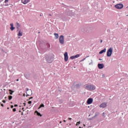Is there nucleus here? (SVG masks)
Wrapping results in <instances>:
<instances>
[{
    "mask_svg": "<svg viewBox=\"0 0 128 128\" xmlns=\"http://www.w3.org/2000/svg\"><path fill=\"white\" fill-rule=\"evenodd\" d=\"M7 110H10V108H7Z\"/></svg>",
    "mask_w": 128,
    "mask_h": 128,
    "instance_id": "48",
    "label": "nucleus"
},
{
    "mask_svg": "<svg viewBox=\"0 0 128 128\" xmlns=\"http://www.w3.org/2000/svg\"><path fill=\"white\" fill-rule=\"evenodd\" d=\"M24 108H22V110H24Z\"/></svg>",
    "mask_w": 128,
    "mask_h": 128,
    "instance_id": "53",
    "label": "nucleus"
},
{
    "mask_svg": "<svg viewBox=\"0 0 128 128\" xmlns=\"http://www.w3.org/2000/svg\"><path fill=\"white\" fill-rule=\"evenodd\" d=\"M106 52V48H104V50L99 52V54H104V52Z\"/></svg>",
    "mask_w": 128,
    "mask_h": 128,
    "instance_id": "14",
    "label": "nucleus"
},
{
    "mask_svg": "<svg viewBox=\"0 0 128 128\" xmlns=\"http://www.w3.org/2000/svg\"><path fill=\"white\" fill-rule=\"evenodd\" d=\"M32 98H34L33 97H30V98H29V100H32Z\"/></svg>",
    "mask_w": 128,
    "mask_h": 128,
    "instance_id": "36",
    "label": "nucleus"
},
{
    "mask_svg": "<svg viewBox=\"0 0 128 128\" xmlns=\"http://www.w3.org/2000/svg\"><path fill=\"white\" fill-rule=\"evenodd\" d=\"M32 94V90H28V88L26 89V96H30Z\"/></svg>",
    "mask_w": 128,
    "mask_h": 128,
    "instance_id": "5",
    "label": "nucleus"
},
{
    "mask_svg": "<svg viewBox=\"0 0 128 128\" xmlns=\"http://www.w3.org/2000/svg\"><path fill=\"white\" fill-rule=\"evenodd\" d=\"M14 106H15V107L18 106V104H15V105H14Z\"/></svg>",
    "mask_w": 128,
    "mask_h": 128,
    "instance_id": "40",
    "label": "nucleus"
},
{
    "mask_svg": "<svg viewBox=\"0 0 128 128\" xmlns=\"http://www.w3.org/2000/svg\"><path fill=\"white\" fill-rule=\"evenodd\" d=\"M2 96H0V100H2Z\"/></svg>",
    "mask_w": 128,
    "mask_h": 128,
    "instance_id": "45",
    "label": "nucleus"
},
{
    "mask_svg": "<svg viewBox=\"0 0 128 128\" xmlns=\"http://www.w3.org/2000/svg\"><path fill=\"white\" fill-rule=\"evenodd\" d=\"M23 96H26V94H24Z\"/></svg>",
    "mask_w": 128,
    "mask_h": 128,
    "instance_id": "41",
    "label": "nucleus"
},
{
    "mask_svg": "<svg viewBox=\"0 0 128 128\" xmlns=\"http://www.w3.org/2000/svg\"><path fill=\"white\" fill-rule=\"evenodd\" d=\"M2 102H3L4 104H6V100H4L2 101Z\"/></svg>",
    "mask_w": 128,
    "mask_h": 128,
    "instance_id": "37",
    "label": "nucleus"
},
{
    "mask_svg": "<svg viewBox=\"0 0 128 128\" xmlns=\"http://www.w3.org/2000/svg\"><path fill=\"white\" fill-rule=\"evenodd\" d=\"M30 2V0H24V2H22L24 4H26L28 2Z\"/></svg>",
    "mask_w": 128,
    "mask_h": 128,
    "instance_id": "18",
    "label": "nucleus"
},
{
    "mask_svg": "<svg viewBox=\"0 0 128 128\" xmlns=\"http://www.w3.org/2000/svg\"><path fill=\"white\" fill-rule=\"evenodd\" d=\"M64 122H66V120H64Z\"/></svg>",
    "mask_w": 128,
    "mask_h": 128,
    "instance_id": "46",
    "label": "nucleus"
},
{
    "mask_svg": "<svg viewBox=\"0 0 128 128\" xmlns=\"http://www.w3.org/2000/svg\"><path fill=\"white\" fill-rule=\"evenodd\" d=\"M18 36H22V32H21L20 30L19 31Z\"/></svg>",
    "mask_w": 128,
    "mask_h": 128,
    "instance_id": "19",
    "label": "nucleus"
},
{
    "mask_svg": "<svg viewBox=\"0 0 128 128\" xmlns=\"http://www.w3.org/2000/svg\"><path fill=\"white\" fill-rule=\"evenodd\" d=\"M84 126H86V124H84Z\"/></svg>",
    "mask_w": 128,
    "mask_h": 128,
    "instance_id": "50",
    "label": "nucleus"
},
{
    "mask_svg": "<svg viewBox=\"0 0 128 128\" xmlns=\"http://www.w3.org/2000/svg\"><path fill=\"white\" fill-rule=\"evenodd\" d=\"M91 64L90 63V64Z\"/></svg>",
    "mask_w": 128,
    "mask_h": 128,
    "instance_id": "56",
    "label": "nucleus"
},
{
    "mask_svg": "<svg viewBox=\"0 0 128 128\" xmlns=\"http://www.w3.org/2000/svg\"><path fill=\"white\" fill-rule=\"evenodd\" d=\"M9 92H10V94L11 95H12V94H14V92L12 90H9Z\"/></svg>",
    "mask_w": 128,
    "mask_h": 128,
    "instance_id": "20",
    "label": "nucleus"
},
{
    "mask_svg": "<svg viewBox=\"0 0 128 128\" xmlns=\"http://www.w3.org/2000/svg\"><path fill=\"white\" fill-rule=\"evenodd\" d=\"M79 128H82V127L80 126Z\"/></svg>",
    "mask_w": 128,
    "mask_h": 128,
    "instance_id": "54",
    "label": "nucleus"
},
{
    "mask_svg": "<svg viewBox=\"0 0 128 128\" xmlns=\"http://www.w3.org/2000/svg\"><path fill=\"white\" fill-rule=\"evenodd\" d=\"M46 46H47L48 48H50V44H47Z\"/></svg>",
    "mask_w": 128,
    "mask_h": 128,
    "instance_id": "25",
    "label": "nucleus"
},
{
    "mask_svg": "<svg viewBox=\"0 0 128 128\" xmlns=\"http://www.w3.org/2000/svg\"><path fill=\"white\" fill-rule=\"evenodd\" d=\"M10 30L12 31L14 30L16 28L14 27V24L13 23H11L10 24Z\"/></svg>",
    "mask_w": 128,
    "mask_h": 128,
    "instance_id": "12",
    "label": "nucleus"
},
{
    "mask_svg": "<svg viewBox=\"0 0 128 128\" xmlns=\"http://www.w3.org/2000/svg\"><path fill=\"white\" fill-rule=\"evenodd\" d=\"M74 12H72L70 11H69L66 13V15L68 16H74Z\"/></svg>",
    "mask_w": 128,
    "mask_h": 128,
    "instance_id": "11",
    "label": "nucleus"
},
{
    "mask_svg": "<svg viewBox=\"0 0 128 128\" xmlns=\"http://www.w3.org/2000/svg\"><path fill=\"white\" fill-rule=\"evenodd\" d=\"M64 62H68V52H66L64 54Z\"/></svg>",
    "mask_w": 128,
    "mask_h": 128,
    "instance_id": "7",
    "label": "nucleus"
},
{
    "mask_svg": "<svg viewBox=\"0 0 128 128\" xmlns=\"http://www.w3.org/2000/svg\"><path fill=\"white\" fill-rule=\"evenodd\" d=\"M88 56H87L86 58H85L84 59L82 60V62H84V60H86V58H88Z\"/></svg>",
    "mask_w": 128,
    "mask_h": 128,
    "instance_id": "27",
    "label": "nucleus"
},
{
    "mask_svg": "<svg viewBox=\"0 0 128 128\" xmlns=\"http://www.w3.org/2000/svg\"><path fill=\"white\" fill-rule=\"evenodd\" d=\"M4 2L5 4H6V2H8V0H5Z\"/></svg>",
    "mask_w": 128,
    "mask_h": 128,
    "instance_id": "31",
    "label": "nucleus"
},
{
    "mask_svg": "<svg viewBox=\"0 0 128 128\" xmlns=\"http://www.w3.org/2000/svg\"><path fill=\"white\" fill-rule=\"evenodd\" d=\"M106 76H105V75H104V74H102V78H104Z\"/></svg>",
    "mask_w": 128,
    "mask_h": 128,
    "instance_id": "35",
    "label": "nucleus"
},
{
    "mask_svg": "<svg viewBox=\"0 0 128 128\" xmlns=\"http://www.w3.org/2000/svg\"><path fill=\"white\" fill-rule=\"evenodd\" d=\"M100 42H102V40H100Z\"/></svg>",
    "mask_w": 128,
    "mask_h": 128,
    "instance_id": "44",
    "label": "nucleus"
},
{
    "mask_svg": "<svg viewBox=\"0 0 128 128\" xmlns=\"http://www.w3.org/2000/svg\"><path fill=\"white\" fill-rule=\"evenodd\" d=\"M59 42L61 44H64V36L61 35L60 36V37L59 38Z\"/></svg>",
    "mask_w": 128,
    "mask_h": 128,
    "instance_id": "3",
    "label": "nucleus"
},
{
    "mask_svg": "<svg viewBox=\"0 0 128 128\" xmlns=\"http://www.w3.org/2000/svg\"><path fill=\"white\" fill-rule=\"evenodd\" d=\"M92 102H94L92 98H89L87 100V104H92Z\"/></svg>",
    "mask_w": 128,
    "mask_h": 128,
    "instance_id": "8",
    "label": "nucleus"
},
{
    "mask_svg": "<svg viewBox=\"0 0 128 128\" xmlns=\"http://www.w3.org/2000/svg\"><path fill=\"white\" fill-rule=\"evenodd\" d=\"M14 108V106L13 105L11 106V108Z\"/></svg>",
    "mask_w": 128,
    "mask_h": 128,
    "instance_id": "38",
    "label": "nucleus"
},
{
    "mask_svg": "<svg viewBox=\"0 0 128 128\" xmlns=\"http://www.w3.org/2000/svg\"><path fill=\"white\" fill-rule=\"evenodd\" d=\"M86 90H96V86L94 84H86Z\"/></svg>",
    "mask_w": 128,
    "mask_h": 128,
    "instance_id": "2",
    "label": "nucleus"
},
{
    "mask_svg": "<svg viewBox=\"0 0 128 128\" xmlns=\"http://www.w3.org/2000/svg\"><path fill=\"white\" fill-rule=\"evenodd\" d=\"M19 80L18 79H17L16 80V82H18Z\"/></svg>",
    "mask_w": 128,
    "mask_h": 128,
    "instance_id": "43",
    "label": "nucleus"
},
{
    "mask_svg": "<svg viewBox=\"0 0 128 128\" xmlns=\"http://www.w3.org/2000/svg\"><path fill=\"white\" fill-rule=\"evenodd\" d=\"M13 112H16V109L15 108H13Z\"/></svg>",
    "mask_w": 128,
    "mask_h": 128,
    "instance_id": "32",
    "label": "nucleus"
},
{
    "mask_svg": "<svg viewBox=\"0 0 128 128\" xmlns=\"http://www.w3.org/2000/svg\"><path fill=\"white\" fill-rule=\"evenodd\" d=\"M115 8L118 10H120L124 8V5L122 4H117L115 5Z\"/></svg>",
    "mask_w": 128,
    "mask_h": 128,
    "instance_id": "6",
    "label": "nucleus"
},
{
    "mask_svg": "<svg viewBox=\"0 0 128 128\" xmlns=\"http://www.w3.org/2000/svg\"><path fill=\"white\" fill-rule=\"evenodd\" d=\"M96 116H98V114H96L95 116L92 118H94Z\"/></svg>",
    "mask_w": 128,
    "mask_h": 128,
    "instance_id": "30",
    "label": "nucleus"
},
{
    "mask_svg": "<svg viewBox=\"0 0 128 128\" xmlns=\"http://www.w3.org/2000/svg\"><path fill=\"white\" fill-rule=\"evenodd\" d=\"M60 124H62V122L61 121H60Z\"/></svg>",
    "mask_w": 128,
    "mask_h": 128,
    "instance_id": "49",
    "label": "nucleus"
},
{
    "mask_svg": "<svg viewBox=\"0 0 128 128\" xmlns=\"http://www.w3.org/2000/svg\"><path fill=\"white\" fill-rule=\"evenodd\" d=\"M98 66L100 70H102V68H104V64H98Z\"/></svg>",
    "mask_w": 128,
    "mask_h": 128,
    "instance_id": "9",
    "label": "nucleus"
},
{
    "mask_svg": "<svg viewBox=\"0 0 128 128\" xmlns=\"http://www.w3.org/2000/svg\"><path fill=\"white\" fill-rule=\"evenodd\" d=\"M68 120H72V118H69Z\"/></svg>",
    "mask_w": 128,
    "mask_h": 128,
    "instance_id": "42",
    "label": "nucleus"
},
{
    "mask_svg": "<svg viewBox=\"0 0 128 128\" xmlns=\"http://www.w3.org/2000/svg\"><path fill=\"white\" fill-rule=\"evenodd\" d=\"M102 116H104V118H106V113L103 112L102 113Z\"/></svg>",
    "mask_w": 128,
    "mask_h": 128,
    "instance_id": "29",
    "label": "nucleus"
},
{
    "mask_svg": "<svg viewBox=\"0 0 128 128\" xmlns=\"http://www.w3.org/2000/svg\"><path fill=\"white\" fill-rule=\"evenodd\" d=\"M102 60V59L100 58V59H99V60Z\"/></svg>",
    "mask_w": 128,
    "mask_h": 128,
    "instance_id": "47",
    "label": "nucleus"
},
{
    "mask_svg": "<svg viewBox=\"0 0 128 128\" xmlns=\"http://www.w3.org/2000/svg\"><path fill=\"white\" fill-rule=\"evenodd\" d=\"M35 114H36L37 116H42V115L40 114V113L39 112H38L36 111V110L35 111Z\"/></svg>",
    "mask_w": 128,
    "mask_h": 128,
    "instance_id": "15",
    "label": "nucleus"
},
{
    "mask_svg": "<svg viewBox=\"0 0 128 128\" xmlns=\"http://www.w3.org/2000/svg\"><path fill=\"white\" fill-rule=\"evenodd\" d=\"M12 96H8V100H12Z\"/></svg>",
    "mask_w": 128,
    "mask_h": 128,
    "instance_id": "23",
    "label": "nucleus"
},
{
    "mask_svg": "<svg viewBox=\"0 0 128 128\" xmlns=\"http://www.w3.org/2000/svg\"><path fill=\"white\" fill-rule=\"evenodd\" d=\"M20 24H18V22H16V28H17V32H18V30H20Z\"/></svg>",
    "mask_w": 128,
    "mask_h": 128,
    "instance_id": "13",
    "label": "nucleus"
},
{
    "mask_svg": "<svg viewBox=\"0 0 128 128\" xmlns=\"http://www.w3.org/2000/svg\"><path fill=\"white\" fill-rule=\"evenodd\" d=\"M28 104H32V101H29V102H28Z\"/></svg>",
    "mask_w": 128,
    "mask_h": 128,
    "instance_id": "33",
    "label": "nucleus"
},
{
    "mask_svg": "<svg viewBox=\"0 0 128 128\" xmlns=\"http://www.w3.org/2000/svg\"><path fill=\"white\" fill-rule=\"evenodd\" d=\"M90 120H92V118H90Z\"/></svg>",
    "mask_w": 128,
    "mask_h": 128,
    "instance_id": "52",
    "label": "nucleus"
},
{
    "mask_svg": "<svg viewBox=\"0 0 128 128\" xmlns=\"http://www.w3.org/2000/svg\"><path fill=\"white\" fill-rule=\"evenodd\" d=\"M76 88H80V84H77L76 85Z\"/></svg>",
    "mask_w": 128,
    "mask_h": 128,
    "instance_id": "21",
    "label": "nucleus"
},
{
    "mask_svg": "<svg viewBox=\"0 0 128 128\" xmlns=\"http://www.w3.org/2000/svg\"><path fill=\"white\" fill-rule=\"evenodd\" d=\"M40 108H44V105L43 104H42L40 106Z\"/></svg>",
    "mask_w": 128,
    "mask_h": 128,
    "instance_id": "24",
    "label": "nucleus"
},
{
    "mask_svg": "<svg viewBox=\"0 0 128 128\" xmlns=\"http://www.w3.org/2000/svg\"><path fill=\"white\" fill-rule=\"evenodd\" d=\"M49 16H52V14H50Z\"/></svg>",
    "mask_w": 128,
    "mask_h": 128,
    "instance_id": "51",
    "label": "nucleus"
},
{
    "mask_svg": "<svg viewBox=\"0 0 128 128\" xmlns=\"http://www.w3.org/2000/svg\"><path fill=\"white\" fill-rule=\"evenodd\" d=\"M1 106H4V104H1Z\"/></svg>",
    "mask_w": 128,
    "mask_h": 128,
    "instance_id": "39",
    "label": "nucleus"
},
{
    "mask_svg": "<svg viewBox=\"0 0 128 128\" xmlns=\"http://www.w3.org/2000/svg\"><path fill=\"white\" fill-rule=\"evenodd\" d=\"M106 104H107L106 103V102H103V103H102V104H100V108H106Z\"/></svg>",
    "mask_w": 128,
    "mask_h": 128,
    "instance_id": "10",
    "label": "nucleus"
},
{
    "mask_svg": "<svg viewBox=\"0 0 128 128\" xmlns=\"http://www.w3.org/2000/svg\"><path fill=\"white\" fill-rule=\"evenodd\" d=\"M112 48H110L107 51V56H112Z\"/></svg>",
    "mask_w": 128,
    "mask_h": 128,
    "instance_id": "4",
    "label": "nucleus"
},
{
    "mask_svg": "<svg viewBox=\"0 0 128 128\" xmlns=\"http://www.w3.org/2000/svg\"><path fill=\"white\" fill-rule=\"evenodd\" d=\"M70 58L71 60H74V58H76V57H75L74 56H70Z\"/></svg>",
    "mask_w": 128,
    "mask_h": 128,
    "instance_id": "22",
    "label": "nucleus"
},
{
    "mask_svg": "<svg viewBox=\"0 0 128 128\" xmlns=\"http://www.w3.org/2000/svg\"><path fill=\"white\" fill-rule=\"evenodd\" d=\"M24 76L28 80V78H30V74H24Z\"/></svg>",
    "mask_w": 128,
    "mask_h": 128,
    "instance_id": "17",
    "label": "nucleus"
},
{
    "mask_svg": "<svg viewBox=\"0 0 128 128\" xmlns=\"http://www.w3.org/2000/svg\"><path fill=\"white\" fill-rule=\"evenodd\" d=\"M54 35L55 36V40H58V34L56 33H54Z\"/></svg>",
    "mask_w": 128,
    "mask_h": 128,
    "instance_id": "16",
    "label": "nucleus"
},
{
    "mask_svg": "<svg viewBox=\"0 0 128 128\" xmlns=\"http://www.w3.org/2000/svg\"><path fill=\"white\" fill-rule=\"evenodd\" d=\"M26 103H23L22 106H26Z\"/></svg>",
    "mask_w": 128,
    "mask_h": 128,
    "instance_id": "34",
    "label": "nucleus"
},
{
    "mask_svg": "<svg viewBox=\"0 0 128 128\" xmlns=\"http://www.w3.org/2000/svg\"><path fill=\"white\" fill-rule=\"evenodd\" d=\"M44 58L46 62L49 64L54 62V58H52V56L50 54H46Z\"/></svg>",
    "mask_w": 128,
    "mask_h": 128,
    "instance_id": "1",
    "label": "nucleus"
},
{
    "mask_svg": "<svg viewBox=\"0 0 128 128\" xmlns=\"http://www.w3.org/2000/svg\"><path fill=\"white\" fill-rule=\"evenodd\" d=\"M10 104H12V102H11Z\"/></svg>",
    "mask_w": 128,
    "mask_h": 128,
    "instance_id": "55",
    "label": "nucleus"
},
{
    "mask_svg": "<svg viewBox=\"0 0 128 128\" xmlns=\"http://www.w3.org/2000/svg\"><path fill=\"white\" fill-rule=\"evenodd\" d=\"M80 124V122H77L76 126H78V124Z\"/></svg>",
    "mask_w": 128,
    "mask_h": 128,
    "instance_id": "28",
    "label": "nucleus"
},
{
    "mask_svg": "<svg viewBox=\"0 0 128 128\" xmlns=\"http://www.w3.org/2000/svg\"><path fill=\"white\" fill-rule=\"evenodd\" d=\"M74 56H75V58H78L80 57V54H76Z\"/></svg>",
    "mask_w": 128,
    "mask_h": 128,
    "instance_id": "26",
    "label": "nucleus"
}]
</instances>
